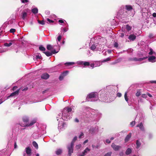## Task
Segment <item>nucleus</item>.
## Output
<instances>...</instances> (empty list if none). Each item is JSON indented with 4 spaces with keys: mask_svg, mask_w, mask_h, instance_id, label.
<instances>
[{
    "mask_svg": "<svg viewBox=\"0 0 156 156\" xmlns=\"http://www.w3.org/2000/svg\"><path fill=\"white\" fill-rule=\"evenodd\" d=\"M72 111V109L69 107H67L64 108L62 112V114H60L59 115V116L62 117V118L57 119V120L59 121L58 124V127L59 129L62 128L65 125V124L62 122H60L62 119L64 120H67L68 119H70L71 117V116H70L69 114L70 112Z\"/></svg>",
    "mask_w": 156,
    "mask_h": 156,
    "instance_id": "f257e3e1",
    "label": "nucleus"
},
{
    "mask_svg": "<svg viewBox=\"0 0 156 156\" xmlns=\"http://www.w3.org/2000/svg\"><path fill=\"white\" fill-rule=\"evenodd\" d=\"M98 98L97 93L96 92H92L89 94L86 98L87 101H97Z\"/></svg>",
    "mask_w": 156,
    "mask_h": 156,
    "instance_id": "f03ea898",
    "label": "nucleus"
},
{
    "mask_svg": "<svg viewBox=\"0 0 156 156\" xmlns=\"http://www.w3.org/2000/svg\"><path fill=\"white\" fill-rule=\"evenodd\" d=\"M74 145L73 143H71L70 145L67 146L68 150V156H71L72 153L73 152V148Z\"/></svg>",
    "mask_w": 156,
    "mask_h": 156,
    "instance_id": "7ed1b4c3",
    "label": "nucleus"
},
{
    "mask_svg": "<svg viewBox=\"0 0 156 156\" xmlns=\"http://www.w3.org/2000/svg\"><path fill=\"white\" fill-rule=\"evenodd\" d=\"M29 10L28 9H27L23 11L21 14V16L22 19L24 20L27 16V13L28 12V11Z\"/></svg>",
    "mask_w": 156,
    "mask_h": 156,
    "instance_id": "20e7f679",
    "label": "nucleus"
},
{
    "mask_svg": "<svg viewBox=\"0 0 156 156\" xmlns=\"http://www.w3.org/2000/svg\"><path fill=\"white\" fill-rule=\"evenodd\" d=\"M102 64V62L100 61H95L93 63L90 64V67L92 68L94 67L98 66L101 65Z\"/></svg>",
    "mask_w": 156,
    "mask_h": 156,
    "instance_id": "39448f33",
    "label": "nucleus"
},
{
    "mask_svg": "<svg viewBox=\"0 0 156 156\" xmlns=\"http://www.w3.org/2000/svg\"><path fill=\"white\" fill-rule=\"evenodd\" d=\"M77 63L78 65H83L84 67L90 65L89 62H83L82 61H79L77 62Z\"/></svg>",
    "mask_w": 156,
    "mask_h": 156,
    "instance_id": "423d86ee",
    "label": "nucleus"
},
{
    "mask_svg": "<svg viewBox=\"0 0 156 156\" xmlns=\"http://www.w3.org/2000/svg\"><path fill=\"white\" fill-rule=\"evenodd\" d=\"M90 151V149L88 147H87L85 149L82 153V154L79 155V156H84L87 154V153Z\"/></svg>",
    "mask_w": 156,
    "mask_h": 156,
    "instance_id": "0eeeda50",
    "label": "nucleus"
},
{
    "mask_svg": "<svg viewBox=\"0 0 156 156\" xmlns=\"http://www.w3.org/2000/svg\"><path fill=\"white\" fill-rule=\"evenodd\" d=\"M113 149L115 151H118L121 148V147L120 146L115 145L114 143H112L111 146Z\"/></svg>",
    "mask_w": 156,
    "mask_h": 156,
    "instance_id": "6e6552de",
    "label": "nucleus"
},
{
    "mask_svg": "<svg viewBox=\"0 0 156 156\" xmlns=\"http://www.w3.org/2000/svg\"><path fill=\"white\" fill-rule=\"evenodd\" d=\"M68 71H66L65 72H64L59 77V79L60 80H62L63 79L64 77L68 73Z\"/></svg>",
    "mask_w": 156,
    "mask_h": 156,
    "instance_id": "1a4fd4ad",
    "label": "nucleus"
},
{
    "mask_svg": "<svg viewBox=\"0 0 156 156\" xmlns=\"http://www.w3.org/2000/svg\"><path fill=\"white\" fill-rule=\"evenodd\" d=\"M156 57L154 56H151L148 58V60L149 62H154L155 61Z\"/></svg>",
    "mask_w": 156,
    "mask_h": 156,
    "instance_id": "9d476101",
    "label": "nucleus"
},
{
    "mask_svg": "<svg viewBox=\"0 0 156 156\" xmlns=\"http://www.w3.org/2000/svg\"><path fill=\"white\" fill-rule=\"evenodd\" d=\"M19 90H17L16 91L14 92H13L11 94L10 96H9L7 98H8L9 97H13L17 95L19 93Z\"/></svg>",
    "mask_w": 156,
    "mask_h": 156,
    "instance_id": "9b49d317",
    "label": "nucleus"
},
{
    "mask_svg": "<svg viewBox=\"0 0 156 156\" xmlns=\"http://www.w3.org/2000/svg\"><path fill=\"white\" fill-rule=\"evenodd\" d=\"M49 77V75L47 73H44L41 76V78L44 79H47Z\"/></svg>",
    "mask_w": 156,
    "mask_h": 156,
    "instance_id": "f8f14e48",
    "label": "nucleus"
},
{
    "mask_svg": "<svg viewBox=\"0 0 156 156\" xmlns=\"http://www.w3.org/2000/svg\"><path fill=\"white\" fill-rule=\"evenodd\" d=\"M9 43H4V45L5 47H9L12 45V43H14V41L11 40L9 41Z\"/></svg>",
    "mask_w": 156,
    "mask_h": 156,
    "instance_id": "ddd939ff",
    "label": "nucleus"
},
{
    "mask_svg": "<svg viewBox=\"0 0 156 156\" xmlns=\"http://www.w3.org/2000/svg\"><path fill=\"white\" fill-rule=\"evenodd\" d=\"M26 152L28 155H30L31 154V150L29 147L26 148L25 149Z\"/></svg>",
    "mask_w": 156,
    "mask_h": 156,
    "instance_id": "4468645a",
    "label": "nucleus"
},
{
    "mask_svg": "<svg viewBox=\"0 0 156 156\" xmlns=\"http://www.w3.org/2000/svg\"><path fill=\"white\" fill-rule=\"evenodd\" d=\"M137 127H139L140 129L142 131L144 130V128L143 124L142 122L137 125Z\"/></svg>",
    "mask_w": 156,
    "mask_h": 156,
    "instance_id": "2eb2a0df",
    "label": "nucleus"
},
{
    "mask_svg": "<svg viewBox=\"0 0 156 156\" xmlns=\"http://www.w3.org/2000/svg\"><path fill=\"white\" fill-rule=\"evenodd\" d=\"M36 122L35 121H34L31 122L29 124H28V123L27 124H25L23 125V126H30L33 125L34 123H35Z\"/></svg>",
    "mask_w": 156,
    "mask_h": 156,
    "instance_id": "dca6fc26",
    "label": "nucleus"
},
{
    "mask_svg": "<svg viewBox=\"0 0 156 156\" xmlns=\"http://www.w3.org/2000/svg\"><path fill=\"white\" fill-rule=\"evenodd\" d=\"M136 37V36L135 35L133 34H131L129 37V39L130 40L133 41L135 39Z\"/></svg>",
    "mask_w": 156,
    "mask_h": 156,
    "instance_id": "f3484780",
    "label": "nucleus"
},
{
    "mask_svg": "<svg viewBox=\"0 0 156 156\" xmlns=\"http://www.w3.org/2000/svg\"><path fill=\"white\" fill-rule=\"evenodd\" d=\"M131 133H129V134L127 136H126L125 139V142H128L129 140V139L131 137Z\"/></svg>",
    "mask_w": 156,
    "mask_h": 156,
    "instance_id": "a211bd4d",
    "label": "nucleus"
},
{
    "mask_svg": "<svg viewBox=\"0 0 156 156\" xmlns=\"http://www.w3.org/2000/svg\"><path fill=\"white\" fill-rule=\"evenodd\" d=\"M123 9H126V10L129 11L132 9L133 8L132 6L130 5H126L125 6V8H123Z\"/></svg>",
    "mask_w": 156,
    "mask_h": 156,
    "instance_id": "6ab92c4d",
    "label": "nucleus"
},
{
    "mask_svg": "<svg viewBox=\"0 0 156 156\" xmlns=\"http://www.w3.org/2000/svg\"><path fill=\"white\" fill-rule=\"evenodd\" d=\"M23 121L25 123V124H27V122L28 121V119L27 116H25L23 117Z\"/></svg>",
    "mask_w": 156,
    "mask_h": 156,
    "instance_id": "aec40b11",
    "label": "nucleus"
},
{
    "mask_svg": "<svg viewBox=\"0 0 156 156\" xmlns=\"http://www.w3.org/2000/svg\"><path fill=\"white\" fill-rule=\"evenodd\" d=\"M55 152L57 155H59L62 153V150L61 149H57Z\"/></svg>",
    "mask_w": 156,
    "mask_h": 156,
    "instance_id": "412c9836",
    "label": "nucleus"
},
{
    "mask_svg": "<svg viewBox=\"0 0 156 156\" xmlns=\"http://www.w3.org/2000/svg\"><path fill=\"white\" fill-rule=\"evenodd\" d=\"M132 151V150L130 148H128L126 151V154L127 155L131 153Z\"/></svg>",
    "mask_w": 156,
    "mask_h": 156,
    "instance_id": "4be33fe9",
    "label": "nucleus"
},
{
    "mask_svg": "<svg viewBox=\"0 0 156 156\" xmlns=\"http://www.w3.org/2000/svg\"><path fill=\"white\" fill-rule=\"evenodd\" d=\"M38 10L37 8H35L32 9V12L34 14L37 13L38 12Z\"/></svg>",
    "mask_w": 156,
    "mask_h": 156,
    "instance_id": "5701e85b",
    "label": "nucleus"
},
{
    "mask_svg": "<svg viewBox=\"0 0 156 156\" xmlns=\"http://www.w3.org/2000/svg\"><path fill=\"white\" fill-rule=\"evenodd\" d=\"M43 53H44L47 56H49L52 55V53L49 51H44Z\"/></svg>",
    "mask_w": 156,
    "mask_h": 156,
    "instance_id": "b1692460",
    "label": "nucleus"
},
{
    "mask_svg": "<svg viewBox=\"0 0 156 156\" xmlns=\"http://www.w3.org/2000/svg\"><path fill=\"white\" fill-rule=\"evenodd\" d=\"M33 145L37 149L38 148V144L35 141H34L33 142Z\"/></svg>",
    "mask_w": 156,
    "mask_h": 156,
    "instance_id": "393cba45",
    "label": "nucleus"
},
{
    "mask_svg": "<svg viewBox=\"0 0 156 156\" xmlns=\"http://www.w3.org/2000/svg\"><path fill=\"white\" fill-rule=\"evenodd\" d=\"M151 5L154 8L156 9V0L153 1Z\"/></svg>",
    "mask_w": 156,
    "mask_h": 156,
    "instance_id": "a878e982",
    "label": "nucleus"
},
{
    "mask_svg": "<svg viewBox=\"0 0 156 156\" xmlns=\"http://www.w3.org/2000/svg\"><path fill=\"white\" fill-rule=\"evenodd\" d=\"M47 48L48 50H51L53 48L51 45H48L47 46Z\"/></svg>",
    "mask_w": 156,
    "mask_h": 156,
    "instance_id": "bb28decb",
    "label": "nucleus"
},
{
    "mask_svg": "<svg viewBox=\"0 0 156 156\" xmlns=\"http://www.w3.org/2000/svg\"><path fill=\"white\" fill-rule=\"evenodd\" d=\"M96 47V45L94 44H93L90 47V49L91 50H94L95 49Z\"/></svg>",
    "mask_w": 156,
    "mask_h": 156,
    "instance_id": "cd10ccee",
    "label": "nucleus"
},
{
    "mask_svg": "<svg viewBox=\"0 0 156 156\" xmlns=\"http://www.w3.org/2000/svg\"><path fill=\"white\" fill-rule=\"evenodd\" d=\"M75 63L73 62H66L65 64L66 66H70L74 64Z\"/></svg>",
    "mask_w": 156,
    "mask_h": 156,
    "instance_id": "c85d7f7f",
    "label": "nucleus"
},
{
    "mask_svg": "<svg viewBox=\"0 0 156 156\" xmlns=\"http://www.w3.org/2000/svg\"><path fill=\"white\" fill-rule=\"evenodd\" d=\"M127 92H126L125 94V95H124V98H125V99L126 101L127 102H128V98L127 97Z\"/></svg>",
    "mask_w": 156,
    "mask_h": 156,
    "instance_id": "c756f323",
    "label": "nucleus"
},
{
    "mask_svg": "<svg viewBox=\"0 0 156 156\" xmlns=\"http://www.w3.org/2000/svg\"><path fill=\"white\" fill-rule=\"evenodd\" d=\"M147 58V57H144L143 58H139L137 59V61H141L142 60H144L146 59Z\"/></svg>",
    "mask_w": 156,
    "mask_h": 156,
    "instance_id": "7c9ffc66",
    "label": "nucleus"
},
{
    "mask_svg": "<svg viewBox=\"0 0 156 156\" xmlns=\"http://www.w3.org/2000/svg\"><path fill=\"white\" fill-rule=\"evenodd\" d=\"M39 49L41 51H44L45 50V48L42 46L39 47Z\"/></svg>",
    "mask_w": 156,
    "mask_h": 156,
    "instance_id": "2f4dec72",
    "label": "nucleus"
},
{
    "mask_svg": "<svg viewBox=\"0 0 156 156\" xmlns=\"http://www.w3.org/2000/svg\"><path fill=\"white\" fill-rule=\"evenodd\" d=\"M38 23H39V24H41V25H43L44 24H45L43 20L40 21V20H38Z\"/></svg>",
    "mask_w": 156,
    "mask_h": 156,
    "instance_id": "473e14b6",
    "label": "nucleus"
},
{
    "mask_svg": "<svg viewBox=\"0 0 156 156\" xmlns=\"http://www.w3.org/2000/svg\"><path fill=\"white\" fill-rule=\"evenodd\" d=\"M62 37V36H61L60 35H59L57 37V41H60L61 40Z\"/></svg>",
    "mask_w": 156,
    "mask_h": 156,
    "instance_id": "72a5a7b5",
    "label": "nucleus"
},
{
    "mask_svg": "<svg viewBox=\"0 0 156 156\" xmlns=\"http://www.w3.org/2000/svg\"><path fill=\"white\" fill-rule=\"evenodd\" d=\"M126 30L128 31H129L131 30V27L129 26L128 25H126Z\"/></svg>",
    "mask_w": 156,
    "mask_h": 156,
    "instance_id": "f704fd0d",
    "label": "nucleus"
},
{
    "mask_svg": "<svg viewBox=\"0 0 156 156\" xmlns=\"http://www.w3.org/2000/svg\"><path fill=\"white\" fill-rule=\"evenodd\" d=\"M112 154V152H109L105 154L104 156H111Z\"/></svg>",
    "mask_w": 156,
    "mask_h": 156,
    "instance_id": "c9c22d12",
    "label": "nucleus"
},
{
    "mask_svg": "<svg viewBox=\"0 0 156 156\" xmlns=\"http://www.w3.org/2000/svg\"><path fill=\"white\" fill-rule=\"evenodd\" d=\"M81 146V145L80 144H79L78 145H77L76 146V148L77 149H79L80 148Z\"/></svg>",
    "mask_w": 156,
    "mask_h": 156,
    "instance_id": "e433bc0d",
    "label": "nucleus"
},
{
    "mask_svg": "<svg viewBox=\"0 0 156 156\" xmlns=\"http://www.w3.org/2000/svg\"><path fill=\"white\" fill-rule=\"evenodd\" d=\"M84 137V134L83 133H81L80 134L79 136V138H83Z\"/></svg>",
    "mask_w": 156,
    "mask_h": 156,
    "instance_id": "4c0bfd02",
    "label": "nucleus"
},
{
    "mask_svg": "<svg viewBox=\"0 0 156 156\" xmlns=\"http://www.w3.org/2000/svg\"><path fill=\"white\" fill-rule=\"evenodd\" d=\"M77 137L76 136H75L73 139V141L71 142V143H73V144L74 145V144L76 140H77Z\"/></svg>",
    "mask_w": 156,
    "mask_h": 156,
    "instance_id": "58836bf2",
    "label": "nucleus"
},
{
    "mask_svg": "<svg viewBox=\"0 0 156 156\" xmlns=\"http://www.w3.org/2000/svg\"><path fill=\"white\" fill-rule=\"evenodd\" d=\"M16 30L14 29H11L10 30V33H14V32H16Z\"/></svg>",
    "mask_w": 156,
    "mask_h": 156,
    "instance_id": "ea45409f",
    "label": "nucleus"
},
{
    "mask_svg": "<svg viewBox=\"0 0 156 156\" xmlns=\"http://www.w3.org/2000/svg\"><path fill=\"white\" fill-rule=\"evenodd\" d=\"M37 59H40L41 58V56L40 54H38L36 56Z\"/></svg>",
    "mask_w": 156,
    "mask_h": 156,
    "instance_id": "a19ab883",
    "label": "nucleus"
},
{
    "mask_svg": "<svg viewBox=\"0 0 156 156\" xmlns=\"http://www.w3.org/2000/svg\"><path fill=\"white\" fill-rule=\"evenodd\" d=\"M61 30L62 31H63L64 32H66L68 30V29L66 28H62Z\"/></svg>",
    "mask_w": 156,
    "mask_h": 156,
    "instance_id": "79ce46f5",
    "label": "nucleus"
},
{
    "mask_svg": "<svg viewBox=\"0 0 156 156\" xmlns=\"http://www.w3.org/2000/svg\"><path fill=\"white\" fill-rule=\"evenodd\" d=\"M135 123V121H132L130 123V125L132 126H133Z\"/></svg>",
    "mask_w": 156,
    "mask_h": 156,
    "instance_id": "37998d69",
    "label": "nucleus"
},
{
    "mask_svg": "<svg viewBox=\"0 0 156 156\" xmlns=\"http://www.w3.org/2000/svg\"><path fill=\"white\" fill-rule=\"evenodd\" d=\"M141 145V143L137 140V148L140 147Z\"/></svg>",
    "mask_w": 156,
    "mask_h": 156,
    "instance_id": "c03bdc74",
    "label": "nucleus"
},
{
    "mask_svg": "<svg viewBox=\"0 0 156 156\" xmlns=\"http://www.w3.org/2000/svg\"><path fill=\"white\" fill-rule=\"evenodd\" d=\"M92 147L93 148H99V146L98 145H97V146H95L94 145H92Z\"/></svg>",
    "mask_w": 156,
    "mask_h": 156,
    "instance_id": "a18cd8bd",
    "label": "nucleus"
},
{
    "mask_svg": "<svg viewBox=\"0 0 156 156\" xmlns=\"http://www.w3.org/2000/svg\"><path fill=\"white\" fill-rule=\"evenodd\" d=\"M150 51L149 53V55H152L153 53V50L152 49H150Z\"/></svg>",
    "mask_w": 156,
    "mask_h": 156,
    "instance_id": "49530a36",
    "label": "nucleus"
},
{
    "mask_svg": "<svg viewBox=\"0 0 156 156\" xmlns=\"http://www.w3.org/2000/svg\"><path fill=\"white\" fill-rule=\"evenodd\" d=\"M142 97L143 98H146L147 97V94H142Z\"/></svg>",
    "mask_w": 156,
    "mask_h": 156,
    "instance_id": "de8ad7c7",
    "label": "nucleus"
},
{
    "mask_svg": "<svg viewBox=\"0 0 156 156\" xmlns=\"http://www.w3.org/2000/svg\"><path fill=\"white\" fill-rule=\"evenodd\" d=\"M21 1L23 3H25L28 2V0H21Z\"/></svg>",
    "mask_w": 156,
    "mask_h": 156,
    "instance_id": "09e8293b",
    "label": "nucleus"
},
{
    "mask_svg": "<svg viewBox=\"0 0 156 156\" xmlns=\"http://www.w3.org/2000/svg\"><path fill=\"white\" fill-rule=\"evenodd\" d=\"M141 94L140 90L137 91V96H139Z\"/></svg>",
    "mask_w": 156,
    "mask_h": 156,
    "instance_id": "8fccbe9b",
    "label": "nucleus"
},
{
    "mask_svg": "<svg viewBox=\"0 0 156 156\" xmlns=\"http://www.w3.org/2000/svg\"><path fill=\"white\" fill-rule=\"evenodd\" d=\"M110 58H107L103 60L102 61V62H106L107 61H108L110 60Z\"/></svg>",
    "mask_w": 156,
    "mask_h": 156,
    "instance_id": "3c124183",
    "label": "nucleus"
},
{
    "mask_svg": "<svg viewBox=\"0 0 156 156\" xmlns=\"http://www.w3.org/2000/svg\"><path fill=\"white\" fill-rule=\"evenodd\" d=\"M47 20L48 21L49 23H53V21L52 20H50L49 19V18H47Z\"/></svg>",
    "mask_w": 156,
    "mask_h": 156,
    "instance_id": "603ef678",
    "label": "nucleus"
},
{
    "mask_svg": "<svg viewBox=\"0 0 156 156\" xmlns=\"http://www.w3.org/2000/svg\"><path fill=\"white\" fill-rule=\"evenodd\" d=\"M122 94L120 93H118L117 94V96L119 97H120L121 96Z\"/></svg>",
    "mask_w": 156,
    "mask_h": 156,
    "instance_id": "864d4df0",
    "label": "nucleus"
},
{
    "mask_svg": "<svg viewBox=\"0 0 156 156\" xmlns=\"http://www.w3.org/2000/svg\"><path fill=\"white\" fill-rule=\"evenodd\" d=\"M114 47H116V48L118 47V44L117 42H115L114 44Z\"/></svg>",
    "mask_w": 156,
    "mask_h": 156,
    "instance_id": "5fc2aeb1",
    "label": "nucleus"
},
{
    "mask_svg": "<svg viewBox=\"0 0 156 156\" xmlns=\"http://www.w3.org/2000/svg\"><path fill=\"white\" fill-rule=\"evenodd\" d=\"M5 100H3L2 99H0V104H2L3 102Z\"/></svg>",
    "mask_w": 156,
    "mask_h": 156,
    "instance_id": "6e6d98bb",
    "label": "nucleus"
},
{
    "mask_svg": "<svg viewBox=\"0 0 156 156\" xmlns=\"http://www.w3.org/2000/svg\"><path fill=\"white\" fill-rule=\"evenodd\" d=\"M58 52V51H56L55 50H54L53 51H51V53H52V54H55V53H57Z\"/></svg>",
    "mask_w": 156,
    "mask_h": 156,
    "instance_id": "4d7b16f0",
    "label": "nucleus"
},
{
    "mask_svg": "<svg viewBox=\"0 0 156 156\" xmlns=\"http://www.w3.org/2000/svg\"><path fill=\"white\" fill-rule=\"evenodd\" d=\"M106 142L107 143H110L111 141L109 139H107L106 140Z\"/></svg>",
    "mask_w": 156,
    "mask_h": 156,
    "instance_id": "13d9d810",
    "label": "nucleus"
},
{
    "mask_svg": "<svg viewBox=\"0 0 156 156\" xmlns=\"http://www.w3.org/2000/svg\"><path fill=\"white\" fill-rule=\"evenodd\" d=\"M149 36L150 38H152L153 37V35L152 34H149Z\"/></svg>",
    "mask_w": 156,
    "mask_h": 156,
    "instance_id": "bf43d9fd",
    "label": "nucleus"
},
{
    "mask_svg": "<svg viewBox=\"0 0 156 156\" xmlns=\"http://www.w3.org/2000/svg\"><path fill=\"white\" fill-rule=\"evenodd\" d=\"M58 22L59 23H64V21L62 20H58Z\"/></svg>",
    "mask_w": 156,
    "mask_h": 156,
    "instance_id": "052dcab7",
    "label": "nucleus"
},
{
    "mask_svg": "<svg viewBox=\"0 0 156 156\" xmlns=\"http://www.w3.org/2000/svg\"><path fill=\"white\" fill-rule=\"evenodd\" d=\"M152 16L154 17H156V13H154L152 14Z\"/></svg>",
    "mask_w": 156,
    "mask_h": 156,
    "instance_id": "680f3d73",
    "label": "nucleus"
},
{
    "mask_svg": "<svg viewBox=\"0 0 156 156\" xmlns=\"http://www.w3.org/2000/svg\"><path fill=\"white\" fill-rule=\"evenodd\" d=\"M147 95L149 97H152V96L151 94L150 93H147Z\"/></svg>",
    "mask_w": 156,
    "mask_h": 156,
    "instance_id": "e2e57ef3",
    "label": "nucleus"
},
{
    "mask_svg": "<svg viewBox=\"0 0 156 156\" xmlns=\"http://www.w3.org/2000/svg\"><path fill=\"white\" fill-rule=\"evenodd\" d=\"M124 36V34L123 33H121V34H120V36L121 37H123Z\"/></svg>",
    "mask_w": 156,
    "mask_h": 156,
    "instance_id": "0e129e2a",
    "label": "nucleus"
},
{
    "mask_svg": "<svg viewBox=\"0 0 156 156\" xmlns=\"http://www.w3.org/2000/svg\"><path fill=\"white\" fill-rule=\"evenodd\" d=\"M17 88V87L16 86L14 87H13L12 88V90H15L16 88Z\"/></svg>",
    "mask_w": 156,
    "mask_h": 156,
    "instance_id": "69168bd1",
    "label": "nucleus"
},
{
    "mask_svg": "<svg viewBox=\"0 0 156 156\" xmlns=\"http://www.w3.org/2000/svg\"><path fill=\"white\" fill-rule=\"evenodd\" d=\"M88 141V140H85L83 142V144H85L86 143H87Z\"/></svg>",
    "mask_w": 156,
    "mask_h": 156,
    "instance_id": "338daca9",
    "label": "nucleus"
},
{
    "mask_svg": "<svg viewBox=\"0 0 156 156\" xmlns=\"http://www.w3.org/2000/svg\"><path fill=\"white\" fill-rule=\"evenodd\" d=\"M75 122H79V120L77 119H76L75 120Z\"/></svg>",
    "mask_w": 156,
    "mask_h": 156,
    "instance_id": "774afa93",
    "label": "nucleus"
}]
</instances>
